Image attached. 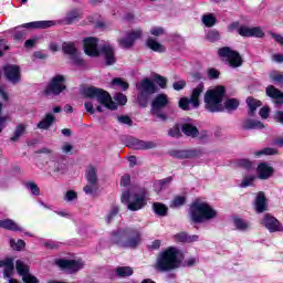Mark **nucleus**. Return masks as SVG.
I'll return each mask as SVG.
<instances>
[{
    "mask_svg": "<svg viewBox=\"0 0 283 283\" xmlns=\"http://www.w3.org/2000/svg\"><path fill=\"white\" fill-rule=\"evenodd\" d=\"M182 253L176 247H168L157 254L154 269L157 273H171L182 266Z\"/></svg>",
    "mask_w": 283,
    "mask_h": 283,
    "instance_id": "7ed1b4c3",
    "label": "nucleus"
},
{
    "mask_svg": "<svg viewBox=\"0 0 283 283\" xmlns=\"http://www.w3.org/2000/svg\"><path fill=\"white\" fill-rule=\"evenodd\" d=\"M206 41H209L210 43H216L217 41H220V31L218 30H210L206 34Z\"/></svg>",
    "mask_w": 283,
    "mask_h": 283,
    "instance_id": "a19ab883",
    "label": "nucleus"
},
{
    "mask_svg": "<svg viewBox=\"0 0 283 283\" xmlns=\"http://www.w3.org/2000/svg\"><path fill=\"white\" fill-rule=\"evenodd\" d=\"M98 189V184H87L84 188L83 191L86 195H92Z\"/></svg>",
    "mask_w": 283,
    "mask_h": 283,
    "instance_id": "6e6d98bb",
    "label": "nucleus"
},
{
    "mask_svg": "<svg viewBox=\"0 0 283 283\" xmlns=\"http://www.w3.org/2000/svg\"><path fill=\"white\" fill-rule=\"evenodd\" d=\"M153 211L156 216H159L160 218H165V216L169 213V208L167 207V205L163 202H154Z\"/></svg>",
    "mask_w": 283,
    "mask_h": 283,
    "instance_id": "7c9ffc66",
    "label": "nucleus"
},
{
    "mask_svg": "<svg viewBox=\"0 0 283 283\" xmlns=\"http://www.w3.org/2000/svg\"><path fill=\"white\" fill-rule=\"evenodd\" d=\"M150 34L153 36H163V34H165V29L163 27H154L150 29Z\"/></svg>",
    "mask_w": 283,
    "mask_h": 283,
    "instance_id": "69168bd1",
    "label": "nucleus"
},
{
    "mask_svg": "<svg viewBox=\"0 0 283 283\" xmlns=\"http://www.w3.org/2000/svg\"><path fill=\"white\" fill-rule=\"evenodd\" d=\"M188 216L191 224H202L209 220L218 218V210L213 209L209 202L196 198L189 206Z\"/></svg>",
    "mask_w": 283,
    "mask_h": 283,
    "instance_id": "20e7f679",
    "label": "nucleus"
},
{
    "mask_svg": "<svg viewBox=\"0 0 283 283\" xmlns=\"http://www.w3.org/2000/svg\"><path fill=\"white\" fill-rule=\"evenodd\" d=\"M269 200L264 191H259L254 200V210L256 213H264L269 211Z\"/></svg>",
    "mask_w": 283,
    "mask_h": 283,
    "instance_id": "412c9836",
    "label": "nucleus"
},
{
    "mask_svg": "<svg viewBox=\"0 0 283 283\" xmlns=\"http://www.w3.org/2000/svg\"><path fill=\"white\" fill-rule=\"evenodd\" d=\"M0 229H6L7 231H21V227H19L12 219L0 220Z\"/></svg>",
    "mask_w": 283,
    "mask_h": 283,
    "instance_id": "c756f323",
    "label": "nucleus"
},
{
    "mask_svg": "<svg viewBox=\"0 0 283 283\" xmlns=\"http://www.w3.org/2000/svg\"><path fill=\"white\" fill-rule=\"evenodd\" d=\"M184 205H187V197L185 196H176L172 201L170 202L171 209H178L180 207H184Z\"/></svg>",
    "mask_w": 283,
    "mask_h": 283,
    "instance_id": "4c0bfd02",
    "label": "nucleus"
},
{
    "mask_svg": "<svg viewBox=\"0 0 283 283\" xmlns=\"http://www.w3.org/2000/svg\"><path fill=\"white\" fill-rule=\"evenodd\" d=\"M176 242H188L189 234L187 232H179L175 234Z\"/></svg>",
    "mask_w": 283,
    "mask_h": 283,
    "instance_id": "e2e57ef3",
    "label": "nucleus"
},
{
    "mask_svg": "<svg viewBox=\"0 0 283 283\" xmlns=\"http://www.w3.org/2000/svg\"><path fill=\"white\" fill-rule=\"evenodd\" d=\"M189 105H191V98L189 99L188 97H181L179 99V107L184 112H189V109H191Z\"/></svg>",
    "mask_w": 283,
    "mask_h": 283,
    "instance_id": "8fccbe9b",
    "label": "nucleus"
},
{
    "mask_svg": "<svg viewBox=\"0 0 283 283\" xmlns=\"http://www.w3.org/2000/svg\"><path fill=\"white\" fill-rule=\"evenodd\" d=\"M99 54H104V61L107 67L116 65V55H114V48H112V45H102Z\"/></svg>",
    "mask_w": 283,
    "mask_h": 283,
    "instance_id": "4be33fe9",
    "label": "nucleus"
},
{
    "mask_svg": "<svg viewBox=\"0 0 283 283\" xmlns=\"http://www.w3.org/2000/svg\"><path fill=\"white\" fill-rule=\"evenodd\" d=\"M208 78H210L211 81L220 78V71H218V69H209Z\"/></svg>",
    "mask_w": 283,
    "mask_h": 283,
    "instance_id": "0e129e2a",
    "label": "nucleus"
},
{
    "mask_svg": "<svg viewBox=\"0 0 283 283\" xmlns=\"http://www.w3.org/2000/svg\"><path fill=\"white\" fill-rule=\"evenodd\" d=\"M205 92V83H199L197 87L192 90V93L190 95L191 105L195 109H198L200 107V95Z\"/></svg>",
    "mask_w": 283,
    "mask_h": 283,
    "instance_id": "b1692460",
    "label": "nucleus"
},
{
    "mask_svg": "<svg viewBox=\"0 0 283 283\" xmlns=\"http://www.w3.org/2000/svg\"><path fill=\"white\" fill-rule=\"evenodd\" d=\"M3 73L9 81V83H12L13 85H17V83H21V66L17 64H6L3 66Z\"/></svg>",
    "mask_w": 283,
    "mask_h": 283,
    "instance_id": "2eb2a0df",
    "label": "nucleus"
},
{
    "mask_svg": "<svg viewBox=\"0 0 283 283\" xmlns=\"http://www.w3.org/2000/svg\"><path fill=\"white\" fill-rule=\"evenodd\" d=\"M153 81L154 83H156V85H158L161 90H167V77L158 74V73H154L153 74Z\"/></svg>",
    "mask_w": 283,
    "mask_h": 283,
    "instance_id": "c9c22d12",
    "label": "nucleus"
},
{
    "mask_svg": "<svg viewBox=\"0 0 283 283\" xmlns=\"http://www.w3.org/2000/svg\"><path fill=\"white\" fill-rule=\"evenodd\" d=\"M122 202L127 205L128 211H140L147 207V189L142 188L138 192L126 190L122 193Z\"/></svg>",
    "mask_w": 283,
    "mask_h": 283,
    "instance_id": "0eeeda50",
    "label": "nucleus"
},
{
    "mask_svg": "<svg viewBox=\"0 0 283 283\" xmlns=\"http://www.w3.org/2000/svg\"><path fill=\"white\" fill-rule=\"evenodd\" d=\"M81 14L78 13V10L73 9L70 12L66 13V17L64 19V23L66 25H72V23H74V21H76V19H78Z\"/></svg>",
    "mask_w": 283,
    "mask_h": 283,
    "instance_id": "e433bc0d",
    "label": "nucleus"
},
{
    "mask_svg": "<svg viewBox=\"0 0 283 283\" xmlns=\"http://www.w3.org/2000/svg\"><path fill=\"white\" fill-rule=\"evenodd\" d=\"M27 187L31 190L33 196H40L41 195V189L39 188V186H36L35 182H33V181L28 182Z\"/></svg>",
    "mask_w": 283,
    "mask_h": 283,
    "instance_id": "13d9d810",
    "label": "nucleus"
},
{
    "mask_svg": "<svg viewBox=\"0 0 283 283\" xmlns=\"http://www.w3.org/2000/svg\"><path fill=\"white\" fill-rule=\"evenodd\" d=\"M168 135L172 138H180V136H182V134L180 133V126L178 124L175 125L174 128H170L168 130Z\"/></svg>",
    "mask_w": 283,
    "mask_h": 283,
    "instance_id": "864d4df0",
    "label": "nucleus"
},
{
    "mask_svg": "<svg viewBox=\"0 0 283 283\" xmlns=\"http://www.w3.org/2000/svg\"><path fill=\"white\" fill-rule=\"evenodd\" d=\"M111 242L120 249H138L143 242V233L136 227L118 228L111 232Z\"/></svg>",
    "mask_w": 283,
    "mask_h": 283,
    "instance_id": "f03ea898",
    "label": "nucleus"
},
{
    "mask_svg": "<svg viewBox=\"0 0 283 283\" xmlns=\"http://www.w3.org/2000/svg\"><path fill=\"white\" fill-rule=\"evenodd\" d=\"M137 90V104L144 109L149 107V101L153 94H158V86L149 77H145L136 83Z\"/></svg>",
    "mask_w": 283,
    "mask_h": 283,
    "instance_id": "423d86ee",
    "label": "nucleus"
},
{
    "mask_svg": "<svg viewBox=\"0 0 283 283\" xmlns=\"http://www.w3.org/2000/svg\"><path fill=\"white\" fill-rule=\"evenodd\" d=\"M23 134H25V125L23 124H19L15 127V130L13 133V136L11 137L12 143H17V139L22 136Z\"/></svg>",
    "mask_w": 283,
    "mask_h": 283,
    "instance_id": "de8ad7c7",
    "label": "nucleus"
},
{
    "mask_svg": "<svg viewBox=\"0 0 283 283\" xmlns=\"http://www.w3.org/2000/svg\"><path fill=\"white\" fill-rule=\"evenodd\" d=\"M272 83H277L279 85H283V74L280 71H272L269 74Z\"/></svg>",
    "mask_w": 283,
    "mask_h": 283,
    "instance_id": "c03bdc74",
    "label": "nucleus"
},
{
    "mask_svg": "<svg viewBox=\"0 0 283 283\" xmlns=\"http://www.w3.org/2000/svg\"><path fill=\"white\" fill-rule=\"evenodd\" d=\"M168 156L176 160H191V158H200L202 150L199 148L192 149H172L168 151Z\"/></svg>",
    "mask_w": 283,
    "mask_h": 283,
    "instance_id": "ddd939ff",
    "label": "nucleus"
},
{
    "mask_svg": "<svg viewBox=\"0 0 283 283\" xmlns=\"http://www.w3.org/2000/svg\"><path fill=\"white\" fill-rule=\"evenodd\" d=\"M169 106V96L165 93L157 94L150 103V114L159 120H167V113L163 112L165 107Z\"/></svg>",
    "mask_w": 283,
    "mask_h": 283,
    "instance_id": "9d476101",
    "label": "nucleus"
},
{
    "mask_svg": "<svg viewBox=\"0 0 283 283\" xmlns=\"http://www.w3.org/2000/svg\"><path fill=\"white\" fill-rule=\"evenodd\" d=\"M242 129H264V124L258 119H245Z\"/></svg>",
    "mask_w": 283,
    "mask_h": 283,
    "instance_id": "473e14b6",
    "label": "nucleus"
},
{
    "mask_svg": "<svg viewBox=\"0 0 283 283\" xmlns=\"http://www.w3.org/2000/svg\"><path fill=\"white\" fill-rule=\"evenodd\" d=\"M218 55L220 59H226L228 65L230 67H242L244 64V60H242V55L240 52L232 50L231 46H223L218 50Z\"/></svg>",
    "mask_w": 283,
    "mask_h": 283,
    "instance_id": "f8f14e48",
    "label": "nucleus"
},
{
    "mask_svg": "<svg viewBox=\"0 0 283 283\" xmlns=\"http://www.w3.org/2000/svg\"><path fill=\"white\" fill-rule=\"evenodd\" d=\"M62 52L70 56L74 65H78L80 67L85 65V60L78 55V49H76V44H74V42H63Z\"/></svg>",
    "mask_w": 283,
    "mask_h": 283,
    "instance_id": "4468645a",
    "label": "nucleus"
},
{
    "mask_svg": "<svg viewBox=\"0 0 283 283\" xmlns=\"http://www.w3.org/2000/svg\"><path fill=\"white\" fill-rule=\"evenodd\" d=\"M117 105H127V95L123 93H117L115 96Z\"/></svg>",
    "mask_w": 283,
    "mask_h": 283,
    "instance_id": "052dcab7",
    "label": "nucleus"
},
{
    "mask_svg": "<svg viewBox=\"0 0 283 283\" xmlns=\"http://www.w3.org/2000/svg\"><path fill=\"white\" fill-rule=\"evenodd\" d=\"M245 103L249 107L248 114L251 117L255 116V113L258 112V107H262V101L255 99V97L253 96H249L245 99Z\"/></svg>",
    "mask_w": 283,
    "mask_h": 283,
    "instance_id": "393cba45",
    "label": "nucleus"
},
{
    "mask_svg": "<svg viewBox=\"0 0 283 283\" xmlns=\"http://www.w3.org/2000/svg\"><path fill=\"white\" fill-rule=\"evenodd\" d=\"M253 182H255V176L248 175L243 177V180L241 181L240 187L242 189H247V187H253Z\"/></svg>",
    "mask_w": 283,
    "mask_h": 283,
    "instance_id": "49530a36",
    "label": "nucleus"
},
{
    "mask_svg": "<svg viewBox=\"0 0 283 283\" xmlns=\"http://www.w3.org/2000/svg\"><path fill=\"white\" fill-rule=\"evenodd\" d=\"M117 277H132L134 275V269L132 266H118L115 270Z\"/></svg>",
    "mask_w": 283,
    "mask_h": 283,
    "instance_id": "72a5a7b5",
    "label": "nucleus"
},
{
    "mask_svg": "<svg viewBox=\"0 0 283 283\" xmlns=\"http://www.w3.org/2000/svg\"><path fill=\"white\" fill-rule=\"evenodd\" d=\"M256 174L260 180H269L275 174V168L266 163H260L256 167Z\"/></svg>",
    "mask_w": 283,
    "mask_h": 283,
    "instance_id": "5701e85b",
    "label": "nucleus"
},
{
    "mask_svg": "<svg viewBox=\"0 0 283 283\" xmlns=\"http://www.w3.org/2000/svg\"><path fill=\"white\" fill-rule=\"evenodd\" d=\"M265 94L274 101H280V98H283V92L280 91V88H276L274 85H269L265 88Z\"/></svg>",
    "mask_w": 283,
    "mask_h": 283,
    "instance_id": "2f4dec72",
    "label": "nucleus"
},
{
    "mask_svg": "<svg viewBox=\"0 0 283 283\" xmlns=\"http://www.w3.org/2000/svg\"><path fill=\"white\" fill-rule=\"evenodd\" d=\"M22 282L23 283H39V280L36 276H34L33 274H30V272H29L22 276Z\"/></svg>",
    "mask_w": 283,
    "mask_h": 283,
    "instance_id": "4d7b16f0",
    "label": "nucleus"
},
{
    "mask_svg": "<svg viewBox=\"0 0 283 283\" xmlns=\"http://www.w3.org/2000/svg\"><path fill=\"white\" fill-rule=\"evenodd\" d=\"M146 45L147 48H149V50H151L153 52H158L159 54L167 52L165 45L156 41L154 38H148L146 41Z\"/></svg>",
    "mask_w": 283,
    "mask_h": 283,
    "instance_id": "cd10ccee",
    "label": "nucleus"
},
{
    "mask_svg": "<svg viewBox=\"0 0 283 283\" xmlns=\"http://www.w3.org/2000/svg\"><path fill=\"white\" fill-rule=\"evenodd\" d=\"M235 30L238 35L243 36V39H264L265 36L262 27L240 25V21H233L228 25V32H235Z\"/></svg>",
    "mask_w": 283,
    "mask_h": 283,
    "instance_id": "6e6552de",
    "label": "nucleus"
},
{
    "mask_svg": "<svg viewBox=\"0 0 283 283\" xmlns=\"http://www.w3.org/2000/svg\"><path fill=\"white\" fill-rule=\"evenodd\" d=\"M120 212V208L118 206H112L109 212L106 216L107 224H112L114 218Z\"/></svg>",
    "mask_w": 283,
    "mask_h": 283,
    "instance_id": "a18cd8bd",
    "label": "nucleus"
},
{
    "mask_svg": "<svg viewBox=\"0 0 283 283\" xmlns=\"http://www.w3.org/2000/svg\"><path fill=\"white\" fill-rule=\"evenodd\" d=\"M234 227L239 229V231H245V229H249V223L244 222V220L240 218L234 219Z\"/></svg>",
    "mask_w": 283,
    "mask_h": 283,
    "instance_id": "3c124183",
    "label": "nucleus"
},
{
    "mask_svg": "<svg viewBox=\"0 0 283 283\" xmlns=\"http://www.w3.org/2000/svg\"><path fill=\"white\" fill-rule=\"evenodd\" d=\"M82 96L84 98H90L91 101L97 99L99 105L106 107V109H111L112 112H116L118 109V105L116 102L112 101V95L109 92L96 87V86H87L82 90Z\"/></svg>",
    "mask_w": 283,
    "mask_h": 283,
    "instance_id": "39448f33",
    "label": "nucleus"
},
{
    "mask_svg": "<svg viewBox=\"0 0 283 283\" xmlns=\"http://www.w3.org/2000/svg\"><path fill=\"white\" fill-rule=\"evenodd\" d=\"M15 270L22 277L30 273V266L25 265V263H23L21 260L15 262Z\"/></svg>",
    "mask_w": 283,
    "mask_h": 283,
    "instance_id": "58836bf2",
    "label": "nucleus"
},
{
    "mask_svg": "<svg viewBox=\"0 0 283 283\" xmlns=\"http://www.w3.org/2000/svg\"><path fill=\"white\" fill-rule=\"evenodd\" d=\"M56 266H60L63 271H70V273H78L85 264L83 261L57 259L55 261Z\"/></svg>",
    "mask_w": 283,
    "mask_h": 283,
    "instance_id": "dca6fc26",
    "label": "nucleus"
},
{
    "mask_svg": "<svg viewBox=\"0 0 283 283\" xmlns=\"http://www.w3.org/2000/svg\"><path fill=\"white\" fill-rule=\"evenodd\" d=\"M186 87H187V81H185V80L174 82V84H172V88L176 92H180V91L185 90Z\"/></svg>",
    "mask_w": 283,
    "mask_h": 283,
    "instance_id": "5fc2aeb1",
    "label": "nucleus"
},
{
    "mask_svg": "<svg viewBox=\"0 0 283 283\" xmlns=\"http://www.w3.org/2000/svg\"><path fill=\"white\" fill-rule=\"evenodd\" d=\"M181 132L185 134V136H188L190 138H198L200 135V130H198L197 126H193L191 123H185L181 125Z\"/></svg>",
    "mask_w": 283,
    "mask_h": 283,
    "instance_id": "a878e982",
    "label": "nucleus"
},
{
    "mask_svg": "<svg viewBox=\"0 0 283 283\" xmlns=\"http://www.w3.org/2000/svg\"><path fill=\"white\" fill-rule=\"evenodd\" d=\"M10 244L13 251H23V249H25V241L21 239H19L18 241H14V239H11Z\"/></svg>",
    "mask_w": 283,
    "mask_h": 283,
    "instance_id": "09e8293b",
    "label": "nucleus"
},
{
    "mask_svg": "<svg viewBox=\"0 0 283 283\" xmlns=\"http://www.w3.org/2000/svg\"><path fill=\"white\" fill-rule=\"evenodd\" d=\"M112 85L116 87H122L124 92H127V90H129V83L125 82L122 77H114L112 80Z\"/></svg>",
    "mask_w": 283,
    "mask_h": 283,
    "instance_id": "37998d69",
    "label": "nucleus"
},
{
    "mask_svg": "<svg viewBox=\"0 0 283 283\" xmlns=\"http://www.w3.org/2000/svg\"><path fill=\"white\" fill-rule=\"evenodd\" d=\"M276 154H279L276 148L265 147L261 150L255 151L254 156H276Z\"/></svg>",
    "mask_w": 283,
    "mask_h": 283,
    "instance_id": "ea45409f",
    "label": "nucleus"
},
{
    "mask_svg": "<svg viewBox=\"0 0 283 283\" xmlns=\"http://www.w3.org/2000/svg\"><path fill=\"white\" fill-rule=\"evenodd\" d=\"M271 114V108L269 106H263L260 112H259V115L261 116V118H269Z\"/></svg>",
    "mask_w": 283,
    "mask_h": 283,
    "instance_id": "338daca9",
    "label": "nucleus"
},
{
    "mask_svg": "<svg viewBox=\"0 0 283 283\" xmlns=\"http://www.w3.org/2000/svg\"><path fill=\"white\" fill-rule=\"evenodd\" d=\"M52 25H54L53 21H33L24 23L15 28L13 41H23V39H25L27 31L21 30V28H27V30H48V28H52Z\"/></svg>",
    "mask_w": 283,
    "mask_h": 283,
    "instance_id": "9b49d317",
    "label": "nucleus"
},
{
    "mask_svg": "<svg viewBox=\"0 0 283 283\" xmlns=\"http://www.w3.org/2000/svg\"><path fill=\"white\" fill-rule=\"evenodd\" d=\"M12 271H14V262L4 268L3 277H8L9 280H12Z\"/></svg>",
    "mask_w": 283,
    "mask_h": 283,
    "instance_id": "bf43d9fd",
    "label": "nucleus"
},
{
    "mask_svg": "<svg viewBox=\"0 0 283 283\" xmlns=\"http://www.w3.org/2000/svg\"><path fill=\"white\" fill-rule=\"evenodd\" d=\"M261 224L268 229L270 233H277L283 231V226L277 218L271 213H265Z\"/></svg>",
    "mask_w": 283,
    "mask_h": 283,
    "instance_id": "f3484780",
    "label": "nucleus"
},
{
    "mask_svg": "<svg viewBox=\"0 0 283 283\" xmlns=\"http://www.w3.org/2000/svg\"><path fill=\"white\" fill-rule=\"evenodd\" d=\"M76 198H78V195L76 193V191L67 190L65 193L64 200H66V202H72L73 200H76Z\"/></svg>",
    "mask_w": 283,
    "mask_h": 283,
    "instance_id": "680f3d73",
    "label": "nucleus"
},
{
    "mask_svg": "<svg viewBox=\"0 0 283 283\" xmlns=\"http://www.w3.org/2000/svg\"><path fill=\"white\" fill-rule=\"evenodd\" d=\"M237 167H240V169H245V171H251L253 169V161L247 158H241L235 160Z\"/></svg>",
    "mask_w": 283,
    "mask_h": 283,
    "instance_id": "f704fd0d",
    "label": "nucleus"
},
{
    "mask_svg": "<svg viewBox=\"0 0 283 283\" xmlns=\"http://www.w3.org/2000/svg\"><path fill=\"white\" fill-rule=\"evenodd\" d=\"M142 36L143 31H130L125 38L118 39L117 43L122 50H132V48H134V43H136L137 39H140Z\"/></svg>",
    "mask_w": 283,
    "mask_h": 283,
    "instance_id": "a211bd4d",
    "label": "nucleus"
},
{
    "mask_svg": "<svg viewBox=\"0 0 283 283\" xmlns=\"http://www.w3.org/2000/svg\"><path fill=\"white\" fill-rule=\"evenodd\" d=\"M274 120H275V123H280V125H283V111L275 112Z\"/></svg>",
    "mask_w": 283,
    "mask_h": 283,
    "instance_id": "774afa93",
    "label": "nucleus"
},
{
    "mask_svg": "<svg viewBox=\"0 0 283 283\" xmlns=\"http://www.w3.org/2000/svg\"><path fill=\"white\" fill-rule=\"evenodd\" d=\"M54 123H56V117L52 113H48L44 118L38 123V129H50Z\"/></svg>",
    "mask_w": 283,
    "mask_h": 283,
    "instance_id": "bb28decb",
    "label": "nucleus"
},
{
    "mask_svg": "<svg viewBox=\"0 0 283 283\" xmlns=\"http://www.w3.org/2000/svg\"><path fill=\"white\" fill-rule=\"evenodd\" d=\"M85 179L88 185H98V175H96V167L90 165L86 169Z\"/></svg>",
    "mask_w": 283,
    "mask_h": 283,
    "instance_id": "c85d7f7f",
    "label": "nucleus"
},
{
    "mask_svg": "<svg viewBox=\"0 0 283 283\" xmlns=\"http://www.w3.org/2000/svg\"><path fill=\"white\" fill-rule=\"evenodd\" d=\"M127 147L136 150H148V149H156L158 145L156 144V142H145L136 137H129L127 139Z\"/></svg>",
    "mask_w": 283,
    "mask_h": 283,
    "instance_id": "aec40b11",
    "label": "nucleus"
},
{
    "mask_svg": "<svg viewBox=\"0 0 283 283\" xmlns=\"http://www.w3.org/2000/svg\"><path fill=\"white\" fill-rule=\"evenodd\" d=\"M84 52L86 56L96 59L101 56V49L98 50V39L94 36L85 38L84 41Z\"/></svg>",
    "mask_w": 283,
    "mask_h": 283,
    "instance_id": "6ab92c4d",
    "label": "nucleus"
},
{
    "mask_svg": "<svg viewBox=\"0 0 283 283\" xmlns=\"http://www.w3.org/2000/svg\"><path fill=\"white\" fill-rule=\"evenodd\" d=\"M117 120L122 125H128V127H132V125H134V120H132V117H129L128 115L117 116Z\"/></svg>",
    "mask_w": 283,
    "mask_h": 283,
    "instance_id": "603ef678",
    "label": "nucleus"
},
{
    "mask_svg": "<svg viewBox=\"0 0 283 283\" xmlns=\"http://www.w3.org/2000/svg\"><path fill=\"white\" fill-rule=\"evenodd\" d=\"M202 23L206 25V28H213V25L218 23V19H216L211 13L205 14L202 17Z\"/></svg>",
    "mask_w": 283,
    "mask_h": 283,
    "instance_id": "79ce46f5",
    "label": "nucleus"
},
{
    "mask_svg": "<svg viewBox=\"0 0 283 283\" xmlns=\"http://www.w3.org/2000/svg\"><path fill=\"white\" fill-rule=\"evenodd\" d=\"M227 88L223 85H218L214 88L208 90L203 97L205 109L210 114H220L221 112H235L240 107V99L228 98L224 101Z\"/></svg>",
    "mask_w": 283,
    "mask_h": 283,
    "instance_id": "f257e3e1",
    "label": "nucleus"
},
{
    "mask_svg": "<svg viewBox=\"0 0 283 283\" xmlns=\"http://www.w3.org/2000/svg\"><path fill=\"white\" fill-rule=\"evenodd\" d=\"M67 78L63 74H56L53 76L45 88L43 90V96H60L67 90Z\"/></svg>",
    "mask_w": 283,
    "mask_h": 283,
    "instance_id": "1a4fd4ad",
    "label": "nucleus"
}]
</instances>
